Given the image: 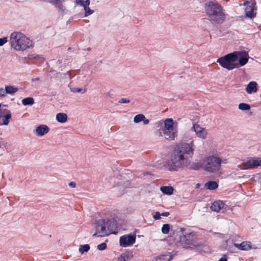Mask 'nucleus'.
Masks as SVG:
<instances>
[{
	"label": "nucleus",
	"instance_id": "nucleus-26",
	"mask_svg": "<svg viewBox=\"0 0 261 261\" xmlns=\"http://www.w3.org/2000/svg\"><path fill=\"white\" fill-rule=\"evenodd\" d=\"M22 103L24 106H31L34 103V99L32 97H27L22 100Z\"/></svg>",
	"mask_w": 261,
	"mask_h": 261
},
{
	"label": "nucleus",
	"instance_id": "nucleus-14",
	"mask_svg": "<svg viewBox=\"0 0 261 261\" xmlns=\"http://www.w3.org/2000/svg\"><path fill=\"white\" fill-rule=\"evenodd\" d=\"M49 130V127L47 125L41 124L36 128L35 133L38 136L41 137L48 133Z\"/></svg>",
	"mask_w": 261,
	"mask_h": 261
},
{
	"label": "nucleus",
	"instance_id": "nucleus-43",
	"mask_svg": "<svg viewBox=\"0 0 261 261\" xmlns=\"http://www.w3.org/2000/svg\"><path fill=\"white\" fill-rule=\"evenodd\" d=\"M169 215V213L168 212H164V213H163L161 214V216H164V217H167Z\"/></svg>",
	"mask_w": 261,
	"mask_h": 261
},
{
	"label": "nucleus",
	"instance_id": "nucleus-10",
	"mask_svg": "<svg viewBox=\"0 0 261 261\" xmlns=\"http://www.w3.org/2000/svg\"><path fill=\"white\" fill-rule=\"evenodd\" d=\"M236 56V61H239V63H236L238 64V68L240 66L245 65L248 61L249 55L245 51H236L233 52Z\"/></svg>",
	"mask_w": 261,
	"mask_h": 261
},
{
	"label": "nucleus",
	"instance_id": "nucleus-42",
	"mask_svg": "<svg viewBox=\"0 0 261 261\" xmlns=\"http://www.w3.org/2000/svg\"><path fill=\"white\" fill-rule=\"evenodd\" d=\"M218 261H227L226 255H224V256L220 258Z\"/></svg>",
	"mask_w": 261,
	"mask_h": 261
},
{
	"label": "nucleus",
	"instance_id": "nucleus-27",
	"mask_svg": "<svg viewBox=\"0 0 261 261\" xmlns=\"http://www.w3.org/2000/svg\"><path fill=\"white\" fill-rule=\"evenodd\" d=\"M6 91L7 94H14L18 90V89L16 87H13L12 86H6L5 87Z\"/></svg>",
	"mask_w": 261,
	"mask_h": 261
},
{
	"label": "nucleus",
	"instance_id": "nucleus-12",
	"mask_svg": "<svg viewBox=\"0 0 261 261\" xmlns=\"http://www.w3.org/2000/svg\"><path fill=\"white\" fill-rule=\"evenodd\" d=\"M12 115L9 110L0 112V125H7L9 124Z\"/></svg>",
	"mask_w": 261,
	"mask_h": 261
},
{
	"label": "nucleus",
	"instance_id": "nucleus-35",
	"mask_svg": "<svg viewBox=\"0 0 261 261\" xmlns=\"http://www.w3.org/2000/svg\"><path fill=\"white\" fill-rule=\"evenodd\" d=\"M8 38L5 37L2 38H0V46H3L8 42Z\"/></svg>",
	"mask_w": 261,
	"mask_h": 261
},
{
	"label": "nucleus",
	"instance_id": "nucleus-16",
	"mask_svg": "<svg viewBox=\"0 0 261 261\" xmlns=\"http://www.w3.org/2000/svg\"><path fill=\"white\" fill-rule=\"evenodd\" d=\"M133 257V252L131 251H126L122 253L118 257L117 261H128Z\"/></svg>",
	"mask_w": 261,
	"mask_h": 261
},
{
	"label": "nucleus",
	"instance_id": "nucleus-21",
	"mask_svg": "<svg viewBox=\"0 0 261 261\" xmlns=\"http://www.w3.org/2000/svg\"><path fill=\"white\" fill-rule=\"evenodd\" d=\"M218 187V184L216 181H210L204 185V187L208 190H213L216 189Z\"/></svg>",
	"mask_w": 261,
	"mask_h": 261
},
{
	"label": "nucleus",
	"instance_id": "nucleus-8",
	"mask_svg": "<svg viewBox=\"0 0 261 261\" xmlns=\"http://www.w3.org/2000/svg\"><path fill=\"white\" fill-rule=\"evenodd\" d=\"M236 56L233 52L219 58L217 62L223 68L230 70L238 68V64H236Z\"/></svg>",
	"mask_w": 261,
	"mask_h": 261
},
{
	"label": "nucleus",
	"instance_id": "nucleus-4",
	"mask_svg": "<svg viewBox=\"0 0 261 261\" xmlns=\"http://www.w3.org/2000/svg\"><path fill=\"white\" fill-rule=\"evenodd\" d=\"M180 245L185 249H195L203 245L202 239L194 231L186 232L179 238Z\"/></svg>",
	"mask_w": 261,
	"mask_h": 261
},
{
	"label": "nucleus",
	"instance_id": "nucleus-19",
	"mask_svg": "<svg viewBox=\"0 0 261 261\" xmlns=\"http://www.w3.org/2000/svg\"><path fill=\"white\" fill-rule=\"evenodd\" d=\"M255 3H252L251 5L247 6L245 8V14L246 16L249 18H253L255 16V14H254V7Z\"/></svg>",
	"mask_w": 261,
	"mask_h": 261
},
{
	"label": "nucleus",
	"instance_id": "nucleus-24",
	"mask_svg": "<svg viewBox=\"0 0 261 261\" xmlns=\"http://www.w3.org/2000/svg\"><path fill=\"white\" fill-rule=\"evenodd\" d=\"M161 192L167 195H171L173 193L174 189L171 186H163L160 188Z\"/></svg>",
	"mask_w": 261,
	"mask_h": 261
},
{
	"label": "nucleus",
	"instance_id": "nucleus-29",
	"mask_svg": "<svg viewBox=\"0 0 261 261\" xmlns=\"http://www.w3.org/2000/svg\"><path fill=\"white\" fill-rule=\"evenodd\" d=\"M170 226L169 224H165L162 227V232L163 234H168L169 232Z\"/></svg>",
	"mask_w": 261,
	"mask_h": 261
},
{
	"label": "nucleus",
	"instance_id": "nucleus-41",
	"mask_svg": "<svg viewBox=\"0 0 261 261\" xmlns=\"http://www.w3.org/2000/svg\"><path fill=\"white\" fill-rule=\"evenodd\" d=\"M75 2L77 5H80L82 6V5L84 1L83 0H76Z\"/></svg>",
	"mask_w": 261,
	"mask_h": 261
},
{
	"label": "nucleus",
	"instance_id": "nucleus-15",
	"mask_svg": "<svg viewBox=\"0 0 261 261\" xmlns=\"http://www.w3.org/2000/svg\"><path fill=\"white\" fill-rule=\"evenodd\" d=\"M224 203L221 200H217L214 202L211 206V209L212 211L219 212L224 206Z\"/></svg>",
	"mask_w": 261,
	"mask_h": 261
},
{
	"label": "nucleus",
	"instance_id": "nucleus-17",
	"mask_svg": "<svg viewBox=\"0 0 261 261\" xmlns=\"http://www.w3.org/2000/svg\"><path fill=\"white\" fill-rule=\"evenodd\" d=\"M257 84L255 82H250L247 85L245 90L248 94L255 93L257 91Z\"/></svg>",
	"mask_w": 261,
	"mask_h": 261
},
{
	"label": "nucleus",
	"instance_id": "nucleus-1",
	"mask_svg": "<svg viewBox=\"0 0 261 261\" xmlns=\"http://www.w3.org/2000/svg\"><path fill=\"white\" fill-rule=\"evenodd\" d=\"M189 143L181 142L177 144L171 152L167 162V167L171 171L188 166L194 154L195 145L194 140L190 138Z\"/></svg>",
	"mask_w": 261,
	"mask_h": 261
},
{
	"label": "nucleus",
	"instance_id": "nucleus-2",
	"mask_svg": "<svg viewBox=\"0 0 261 261\" xmlns=\"http://www.w3.org/2000/svg\"><path fill=\"white\" fill-rule=\"evenodd\" d=\"M204 10L209 19L216 23H222L226 15L223 7L218 2L209 1L204 5Z\"/></svg>",
	"mask_w": 261,
	"mask_h": 261
},
{
	"label": "nucleus",
	"instance_id": "nucleus-37",
	"mask_svg": "<svg viewBox=\"0 0 261 261\" xmlns=\"http://www.w3.org/2000/svg\"><path fill=\"white\" fill-rule=\"evenodd\" d=\"M130 102V100L128 99L127 98H121L119 100V102L120 103H129Z\"/></svg>",
	"mask_w": 261,
	"mask_h": 261
},
{
	"label": "nucleus",
	"instance_id": "nucleus-33",
	"mask_svg": "<svg viewBox=\"0 0 261 261\" xmlns=\"http://www.w3.org/2000/svg\"><path fill=\"white\" fill-rule=\"evenodd\" d=\"M107 247V244L105 243H101L97 245V249L99 250H103Z\"/></svg>",
	"mask_w": 261,
	"mask_h": 261
},
{
	"label": "nucleus",
	"instance_id": "nucleus-36",
	"mask_svg": "<svg viewBox=\"0 0 261 261\" xmlns=\"http://www.w3.org/2000/svg\"><path fill=\"white\" fill-rule=\"evenodd\" d=\"M90 1V0H86L84 1L83 4L82 5V6L84 7V8H86L89 6Z\"/></svg>",
	"mask_w": 261,
	"mask_h": 261
},
{
	"label": "nucleus",
	"instance_id": "nucleus-22",
	"mask_svg": "<svg viewBox=\"0 0 261 261\" xmlns=\"http://www.w3.org/2000/svg\"><path fill=\"white\" fill-rule=\"evenodd\" d=\"M64 2V0H53L51 3H53L56 8H58L60 11L63 12L65 10V7L62 4Z\"/></svg>",
	"mask_w": 261,
	"mask_h": 261
},
{
	"label": "nucleus",
	"instance_id": "nucleus-5",
	"mask_svg": "<svg viewBox=\"0 0 261 261\" xmlns=\"http://www.w3.org/2000/svg\"><path fill=\"white\" fill-rule=\"evenodd\" d=\"M94 227L95 232L93 237H102L114 232L116 228V224L115 221L109 219H101L95 222Z\"/></svg>",
	"mask_w": 261,
	"mask_h": 261
},
{
	"label": "nucleus",
	"instance_id": "nucleus-32",
	"mask_svg": "<svg viewBox=\"0 0 261 261\" xmlns=\"http://www.w3.org/2000/svg\"><path fill=\"white\" fill-rule=\"evenodd\" d=\"M200 167L201 165L198 163H193L190 166V168L193 170H198Z\"/></svg>",
	"mask_w": 261,
	"mask_h": 261
},
{
	"label": "nucleus",
	"instance_id": "nucleus-38",
	"mask_svg": "<svg viewBox=\"0 0 261 261\" xmlns=\"http://www.w3.org/2000/svg\"><path fill=\"white\" fill-rule=\"evenodd\" d=\"M6 94V89L4 90L3 88H0V97H5Z\"/></svg>",
	"mask_w": 261,
	"mask_h": 261
},
{
	"label": "nucleus",
	"instance_id": "nucleus-39",
	"mask_svg": "<svg viewBox=\"0 0 261 261\" xmlns=\"http://www.w3.org/2000/svg\"><path fill=\"white\" fill-rule=\"evenodd\" d=\"M161 214H160L159 212H157L155 213V215L153 216V218L155 220H159L161 219Z\"/></svg>",
	"mask_w": 261,
	"mask_h": 261
},
{
	"label": "nucleus",
	"instance_id": "nucleus-31",
	"mask_svg": "<svg viewBox=\"0 0 261 261\" xmlns=\"http://www.w3.org/2000/svg\"><path fill=\"white\" fill-rule=\"evenodd\" d=\"M84 10L85 11V16H88V15L92 14L94 12V11L92 10H91L90 9L89 7H88L86 8H85Z\"/></svg>",
	"mask_w": 261,
	"mask_h": 261
},
{
	"label": "nucleus",
	"instance_id": "nucleus-23",
	"mask_svg": "<svg viewBox=\"0 0 261 261\" xmlns=\"http://www.w3.org/2000/svg\"><path fill=\"white\" fill-rule=\"evenodd\" d=\"M57 120L60 123H65L67 121V115L64 113H59L56 115Z\"/></svg>",
	"mask_w": 261,
	"mask_h": 261
},
{
	"label": "nucleus",
	"instance_id": "nucleus-34",
	"mask_svg": "<svg viewBox=\"0 0 261 261\" xmlns=\"http://www.w3.org/2000/svg\"><path fill=\"white\" fill-rule=\"evenodd\" d=\"M70 90L74 93H80L82 92V89L79 88H75V87H70Z\"/></svg>",
	"mask_w": 261,
	"mask_h": 261
},
{
	"label": "nucleus",
	"instance_id": "nucleus-7",
	"mask_svg": "<svg viewBox=\"0 0 261 261\" xmlns=\"http://www.w3.org/2000/svg\"><path fill=\"white\" fill-rule=\"evenodd\" d=\"M228 163L227 159L212 155L203 159L202 167L207 172L215 173L220 171L221 164H226Z\"/></svg>",
	"mask_w": 261,
	"mask_h": 261
},
{
	"label": "nucleus",
	"instance_id": "nucleus-13",
	"mask_svg": "<svg viewBox=\"0 0 261 261\" xmlns=\"http://www.w3.org/2000/svg\"><path fill=\"white\" fill-rule=\"evenodd\" d=\"M192 129H193L195 133L196 136L202 139H205L207 137V132L203 127H201L199 124H194Z\"/></svg>",
	"mask_w": 261,
	"mask_h": 261
},
{
	"label": "nucleus",
	"instance_id": "nucleus-3",
	"mask_svg": "<svg viewBox=\"0 0 261 261\" xmlns=\"http://www.w3.org/2000/svg\"><path fill=\"white\" fill-rule=\"evenodd\" d=\"M162 125L158 130L157 135L169 141H174L178 136V129L174 125V121L172 118H167L162 122H159Z\"/></svg>",
	"mask_w": 261,
	"mask_h": 261
},
{
	"label": "nucleus",
	"instance_id": "nucleus-6",
	"mask_svg": "<svg viewBox=\"0 0 261 261\" xmlns=\"http://www.w3.org/2000/svg\"><path fill=\"white\" fill-rule=\"evenodd\" d=\"M11 48L17 51H24L32 46V41L23 34L14 32L10 35Z\"/></svg>",
	"mask_w": 261,
	"mask_h": 261
},
{
	"label": "nucleus",
	"instance_id": "nucleus-44",
	"mask_svg": "<svg viewBox=\"0 0 261 261\" xmlns=\"http://www.w3.org/2000/svg\"><path fill=\"white\" fill-rule=\"evenodd\" d=\"M248 3V1H246V2H245L243 4V6H246Z\"/></svg>",
	"mask_w": 261,
	"mask_h": 261
},
{
	"label": "nucleus",
	"instance_id": "nucleus-11",
	"mask_svg": "<svg viewBox=\"0 0 261 261\" xmlns=\"http://www.w3.org/2000/svg\"><path fill=\"white\" fill-rule=\"evenodd\" d=\"M136 242V236L131 234H125L120 237L119 245L123 247L133 245Z\"/></svg>",
	"mask_w": 261,
	"mask_h": 261
},
{
	"label": "nucleus",
	"instance_id": "nucleus-18",
	"mask_svg": "<svg viewBox=\"0 0 261 261\" xmlns=\"http://www.w3.org/2000/svg\"><path fill=\"white\" fill-rule=\"evenodd\" d=\"M142 121L144 125L148 124L149 123V120L146 119L145 116L142 114L136 115L134 118V122L138 123Z\"/></svg>",
	"mask_w": 261,
	"mask_h": 261
},
{
	"label": "nucleus",
	"instance_id": "nucleus-40",
	"mask_svg": "<svg viewBox=\"0 0 261 261\" xmlns=\"http://www.w3.org/2000/svg\"><path fill=\"white\" fill-rule=\"evenodd\" d=\"M69 186L71 188H74L76 187V184L73 181H71L69 183Z\"/></svg>",
	"mask_w": 261,
	"mask_h": 261
},
{
	"label": "nucleus",
	"instance_id": "nucleus-9",
	"mask_svg": "<svg viewBox=\"0 0 261 261\" xmlns=\"http://www.w3.org/2000/svg\"><path fill=\"white\" fill-rule=\"evenodd\" d=\"M261 166V158H248L238 165L240 170L253 169Z\"/></svg>",
	"mask_w": 261,
	"mask_h": 261
},
{
	"label": "nucleus",
	"instance_id": "nucleus-45",
	"mask_svg": "<svg viewBox=\"0 0 261 261\" xmlns=\"http://www.w3.org/2000/svg\"><path fill=\"white\" fill-rule=\"evenodd\" d=\"M259 178L260 181L261 182V173L259 174Z\"/></svg>",
	"mask_w": 261,
	"mask_h": 261
},
{
	"label": "nucleus",
	"instance_id": "nucleus-25",
	"mask_svg": "<svg viewBox=\"0 0 261 261\" xmlns=\"http://www.w3.org/2000/svg\"><path fill=\"white\" fill-rule=\"evenodd\" d=\"M172 257L170 253L161 255L158 257L156 261H170Z\"/></svg>",
	"mask_w": 261,
	"mask_h": 261
},
{
	"label": "nucleus",
	"instance_id": "nucleus-28",
	"mask_svg": "<svg viewBox=\"0 0 261 261\" xmlns=\"http://www.w3.org/2000/svg\"><path fill=\"white\" fill-rule=\"evenodd\" d=\"M90 249V246L88 244L81 245L79 247V252L83 254L85 252H88Z\"/></svg>",
	"mask_w": 261,
	"mask_h": 261
},
{
	"label": "nucleus",
	"instance_id": "nucleus-20",
	"mask_svg": "<svg viewBox=\"0 0 261 261\" xmlns=\"http://www.w3.org/2000/svg\"><path fill=\"white\" fill-rule=\"evenodd\" d=\"M234 246L242 250H248L251 249L250 243L248 242H243L241 244H234Z\"/></svg>",
	"mask_w": 261,
	"mask_h": 261
},
{
	"label": "nucleus",
	"instance_id": "nucleus-30",
	"mask_svg": "<svg viewBox=\"0 0 261 261\" xmlns=\"http://www.w3.org/2000/svg\"><path fill=\"white\" fill-rule=\"evenodd\" d=\"M238 107L240 110L244 111L249 110L250 109V105L245 103H240Z\"/></svg>",
	"mask_w": 261,
	"mask_h": 261
}]
</instances>
